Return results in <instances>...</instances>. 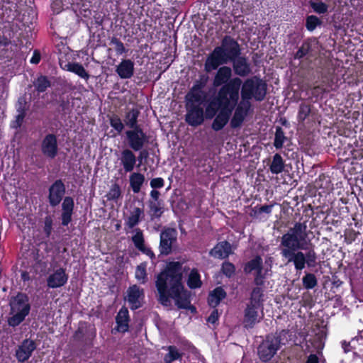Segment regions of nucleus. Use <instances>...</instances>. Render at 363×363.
Wrapping results in <instances>:
<instances>
[{
    "mask_svg": "<svg viewBox=\"0 0 363 363\" xmlns=\"http://www.w3.org/2000/svg\"><path fill=\"white\" fill-rule=\"evenodd\" d=\"M285 137L283 131L280 128H277L275 139H274V146L277 148H280L282 147L283 143L284 142Z\"/></svg>",
    "mask_w": 363,
    "mask_h": 363,
    "instance_id": "obj_41",
    "label": "nucleus"
},
{
    "mask_svg": "<svg viewBox=\"0 0 363 363\" xmlns=\"http://www.w3.org/2000/svg\"><path fill=\"white\" fill-rule=\"evenodd\" d=\"M320 24L318 18L315 16H310L306 19V28L308 30H313Z\"/></svg>",
    "mask_w": 363,
    "mask_h": 363,
    "instance_id": "obj_42",
    "label": "nucleus"
},
{
    "mask_svg": "<svg viewBox=\"0 0 363 363\" xmlns=\"http://www.w3.org/2000/svg\"><path fill=\"white\" fill-rule=\"evenodd\" d=\"M308 44H304L302 47L298 50V51L296 54V57L301 58L304 56L308 51Z\"/></svg>",
    "mask_w": 363,
    "mask_h": 363,
    "instance_id": "obj_51",
    "label": "nucleus"
},
{
    "mask_svg": "<svg viewBox=\"0 0 363 363\" xmlns=\"http://www.w3.org/2000/svg\"><path fill=\"white\" fill-rule=\"evenodd\" d=\"M309 112H310V109L308 106H305V105L302 106L300 108L298 117L301 120H303L306 117V116L309 113Z\"/></svg>",
    "mask_w": 363,
    "mask_h": 363,
    "instance_id": "obj_52",
    "label": "nucleus"
},
{
    "mask_svg": "<svg viewBox=\"0 0 363 363\" xmlns=\"http://www.w3.org/2000/svg\"><path fill=\"white\" fill-rule=\"evenodd\" d=\"M60 66L64 69L69 72H73L78 76H79L81 78L87 79L89 77V74L85 70L84 67L77 62H67L65 63L63 66L62 63H60Z\"/></svg>",
    "mask_w": 363,
    "mask_h": 363,
    "instance_id": "obj_23",
    "label": "nucleus"
},
{
    "mask_svg": "<svg viewBox=\"0 0 363 363\" xmlns=\"http://www.w3.org/2000/svg\"><path fill=\"white\" fill-rule=\"evenodd\" d=\"M294 252L289 249H282L281 254L285 258L288 259V262H293L294 263L296 269L301 270L305 267L306 257L301 252L296 253Z\"/></svg>",
    "mask_w": 363,
    "mask_h": 363,
    "instance_id": "obj_19",
    "label": "nucleus"
},
{
    "mask_svg": "<svg viewBox=\"0 0 363 363\" xmlns=\"http://www.w3.org/2000/svg\"><path fill=\"white\" fill-rule=\"evenodd\" d=\"M40 60H41L40 52L37 49L34 50V51L33 52V56L30 60V62L31 64L38 65L40 62Z\"/></svg>",
    "mask_w": 363,
    "mask_h": 363,
    "instance_id": "obj_48",
    "label": "nucleus"
},
{
    "mask_svg": "<svg viewBox=\"0 0 363 363\" xmlns=\"http://www.w3.org/2000/svg\"><path fill=\"white\" fill-rule=\"evenodd\" d=\"M261 264V258L256 257L255 259L249 262L245 268V271L247 273H252L255 275V282L257 285L262 284L263 279L268 272V269H264L262 267Z\"/></svg>",
    "mask_w": 363,
    "mask_h": 363,
    "instance_id": "obj_12",
    "label": "nucleus"
},
{
    "mask_svg": "<svg viewBox=\"0 0 363 363\" xmlns=\"http://www.w3.org/2000/svg\"><path fill=\"white\" fill-rule=\"evenodd\" d=\"M168 353L164 357V362L166 363H171L172 361L177 359L180 354L174 347H168Z\"/></svg>",
    "mask_w": 363,
    "mask_h": 363,
    "instance_id": "obj_40",
    "label": "nucleus"
},
{
    "mask_svg": "<svg viewBox=\"0 0 363 363\" xmlns=\"http://www.w3.org/2000/svg\"><path fill=\"white\" fill-rule=\"evenodd\" d=\"M146 268L147 264L143 262L139 264L135 269V277L141 284H145L147 281Z\"/></svg>",
    "mask_w": 363,
    "mask_h": 363,
    "instance_id": "obj_34",
    "label": "nucleus"
},
{
    "mask_svg": "<svg viewBox=\"0 0 363 363\" xmlns=\"http://www.w3.org/2000/svg\"><path fill=\"white\" fill-rule=\"evenodd\" d=\"M306 229L305 225L296 223L294 227L281 238V245L284 249H289L291 251L303 249V241L306 236Z\"/></svg>",
    "mask_w": 363,
    "mask_h": 363,
    "instance_id": "obj_6",
    "label": "nucleus"
},
{
    "mask_svg": "<svg viewBox=\"0 0 363 363\" xmlns=\"http://www.w3.org/2000/svg\"><path fill=\"white\" fill-rule=\"evenodd\" d=\"M9 306L10 316L7 318V324L16 328L26 320L30 312V298L27 294L19 291L11 297Z\"/></svg>",
    "mask_w": 363,
    "mask_h": 363,
    "instance_id": "obj_4",
    "label": "nucleus"
},
{
    "mask_svg": "<svg viewBox=\"0 0 363 363\" xmlns=\"http://www.w3.org/2000/svg\"><path fill=\"white\" fill-rule=\"evenodd\" d=\"M117 50L121 52H122L124 50V47L122 43L117 44Z\"/></svg>",
    "mask_w": 363,
    "mask_h": 363,
    "instance_id": "obj_60",
    "label": "nucleus"
},
{
    "mask_svg": "<svg viewBox=\"0 0 363 363\" xmlns=\"http://www.w3.org/2000/svg\"><path fill=\"white\" fill-rule=\"evenodd\" d=\"M262 318V308L255 307L250 305L247 306L244 318V325L247 328L252 327L256 323L259 322Z\"/></svg>",
    "mask_w": 363,
    "mask_h": 363,
    "instance_id": "obj_18",
    "label": "nucleus"
},
{
    "mask_svg": "<svg viewBox=\"0 0 363 363\" xmlns=\"http://www.w3.org/2000/svg\"><path fill=\"white\" fill-rule=\"evenodd\" d=\"M280 346V340L277 337L269 336L260 345L258 349L259 357L264 360H269L278 350Z\"/></svg>",
    "mask_w": 363,
    "mask_h": 363,
    "instance_id": "obj_8",
    "label": "nucleus"
},
{
    "mask_svg": "<svg viewBox=\"0 0 363 363\" xmlns=\"http://www.w3.org/2000/svg\"><path fill=\"white\" fill-rule=\"evenodd\" d=\"M84 337V334L83 330L79 328L75 331L74 334L73 335V340L74 341H82Z\"/></svg>",
    "mask_w": 363,
    "mask_h": 363,
    "instance_id": "obj_53",
    "label": "nucleus"
},
{
    "mask_svg": "<svg viewBox=\"0 0 363 363\" xmlns=\"http://www.w3.org/2000/svg\"><path fill=\"white\" fill-rule=\"evenodd\" d=\"M43 230L46 235L49 237L52 230V219L50 216L45 218Z\"/></svg>",
    "mask_w": 363,
    "mask_h": 363,
    "instance_id": "obj_45",
    "label": "nucleus"
},
{
    "mask_svg": "<svg viewBox=\"0 0 363 363\" xmlns=\"http://www.w3.org/2000/svg\"><path fill=\"white\" fill-rule=\"evenodd\" d=\"M232 74L231 69L227 67H220L214 78L213 85L218 86L226 83Z\"/></svg>",
    "mask_w": 363,
    "mask_h": 363,
    "instance_id": "obj_26",
    "label": "nucleus"
},
{
    "mask_svg": "<svg viewBox=\"0 0 363 363\" xmlns=\"http://www.w3.org/2000/svg\"><path fill=\"white\" fill-rule=\"evenodd\" d=\"M137 113L135 111H131L128 115L127 123L130 126H133L136 123Z\"/></svg>",
    "mask_w": 363,
    "mask_h": 363,
    "instance_id": "obj_50",
    "label": "nucleus"
},
{
    "mask_svg": "<svg viewBox=\"0 0 363 363\" xmlns=\"http://www.w3.org/2000/svg\"><path fill=\"white\" fill-rule=\"evenodd\" d=\"M74 205V200L71 196L64 198L62 203V213L61 215L62 225L67 226L72 221Z\"/></svg>",
    "mask_w": 363,
    "mask_h": 363,
    "instance_id": "obj_20",
    "label": "nucleus"
},
{
    "mask_svg": "<svg viewBox=\"0 0 363 363\" xmlns=\"http://www.w3.org/2000/svg\"><path fill=\"white\" fill-rule=\"evenodd\" d=\"M68 278L65 269L60 267L48 276L47 285L51 289L59 288L63 286L67 282Z\"/></svg>",
    "mask_w": 363,
    "mask_h": 363,
    "instance_id": "obj_15",
    "label": "nucleus"
},
{
    "mask_svg": "<svg viewBox=\"0 0 363 363\" xmlns=\"http://www.w3.org/2000/svg\"><path fill=\"white\" fill-rule=\"evenodd\" d=\"M284 167V162L280 155L276 154L273 157L272 162L270 165V170L273 174L281 173Z\"/></svg>",
    "mask_w": 363,
    "mask_h": 363,
    "instance_id": "obj_32",
    "label": "nucleus"
},
{
    "mask_svg": "<svg viewBox=\"0 0 363 363\" xmlns=\"http://www.w3.org/2000/svg\"><path fill=\"white\" fill-rule=\"evenodd\" d=\"M203 98V93L199 86H194L186 95L187 114L186 121L191 125H198L203 121V112L201 107Z\"/></svg>",
    "mask_w": 363,
    "mask_h": 363,
    "instance_id": "obj_5",
    "label": "nucleus"
},
{
    "mask_svg": "<svg viewBox=\"0 0 363 363\" xmlns=\"http://www.w3.org/2000/svg\"><path fill=\"white\" fill-rule=\"evenodd\" d=\"M150 196H152V198H153L154 199L157 200L160 196V193L159 191H156V190H152L151 192H150Z\"/></svg>",
    "mask_w": 363,
    "mask_h": 363,
    "instance_id": "obj_59",
    "label": "nucleus"
},
{
    "mask_svg": "<svg viewBox=\"0 0 363 363\" xmlns=\"http://www.w3.org/2000/svg\"><path fill=\"white\" fill-rule=\"evenodd\" d=\"M186 268L179 262H170L157 276L156 287L160 295V301L169 306L173 299L179 308H186L189 305L186 291L182 284V278Z\"/></svg>",
    "mask_w": 363,
    "mask_h": 363,
    "instance_id": "obj_1",
    "label": "nucleus"
},
{
    "mask_svg": "<svg viewBox=\"0 0 363 363\" xmlns=\"http://www.w3.org/2000/svg\"><path fill=\"white\" fill-rule=\"evenodd\" d=\"M142 213L143 211L140 208H134L132 210L126 223L129 228H133L138 223Z\"/></svg>",
    "mask_w": 363,
    "mask_h": 363,
    "instance_id": "obj_35",
    "label": "nucleus"
},
{
    "mask_svg": "<svg viewBox=\"0 0 363 363\" xmlns=\"http://www.w3.org/2000/svg\"><path fill=\"white\" fill-rule=\"evenodd\" d=\"M177 240V231L174 229H167L160 235V249L162 254L168 255L171 252L174 243Z\"/></svg>",
    "mask_w": 363,
    "mask_h": 363,
    "instance_id": "obj_13",
    "label": "nucleus"
},
{
    "mask_svg": "<svg viewBox=\"0 0 363 363\" xmlns=\"http://www.w3.org/2000/svg\"><path fill=\"white\" fill-rule=\"evenodd\" d=\"M318 357L314 354H311L308 357V359L306 363H318Z\"/></svg>",
    "mask_w": 363,
    "mask_h": 363,
    "instance_id": "obj_57",
    "label": "nucleus"
},
{
    "mask_svg": "<svg viewBox=\"0 0 363 363\" xmlns=\"http://www.w3.org/2000/svg\"><path fill=\"white\" fill-rule=\"evenodd\" d=\"M88 30L91 31V28L89 26H88Z\"/></svg>",
    "mask_w": 363,
    "mask_h": 363,
    "instance_id": "obj_63",
    "label": "nucleus"
},
{
    "mask_svg": "<svg viewBox=\"0 0 363 363\" xmlns=\"http://www.w3.org/2000/svg\"><path fill=\"white\" fill-rule=\"evenodd\" d=\"M129 180L130 187L133 192L138 193L145 182V177L140 173L134 172L130 174Z\"/></svg>",
    "mask_w": 363,
    "mask_h": 363,
    "instance_id": "obj_28",
    "label": "nucleus"
},
{
    "mask_svg": "<svg viewBox=\"0 0 363 363\" xmlns=\"http://www.w3.org/2000/svg\"><path fill=\"white\" fill-rule=\"evenodd\" d=\"M133 62L130 60H124L117 67L116 72L121 78L128 79L133 74Z\"/></svg>",
    "mask_w": 363,
    "mask_h": 363,
    "instance_id": "obj_22",
    "label": "nucleus"
},
{
    "mask_svg": "<svg viewBox=\"0 0 363 363\" xmlns=\"http://www.w3.org/2000/svg\"><path fill=\"white\" fill-rule=\"evenodd\" d=\"M136 159L134 154L129 150H125L121 154V163L125 172H131L135 167Z\"/></svg>",
    "mask_w": 363,
    "mask_h": 363,
    "instance_id": "obj_24",
    "label": "nucleus"
},
{
    "mask_svg": "<svg viewBox=\"0 0 363 363\" xmlns=\"http://www.w3.org/2000/svg\"><path fill=\"white\" fill-rule=\"evenodd\" d=\"M234 69L236 74L244 76L250 72L249 66L243 58H238L234 62Z\"/></svg>",
    "mask_w": 363,
    "mask_h": 363,
    "instance_id": "obj_30",
    "label": "nucleus"
},
{
    "mask_svg": "<svg viewBox=\"0 0 363 363\" xmlns=\"http://www.w3.org/2000/svg\"><path fill=\"white\" fill-rule=\"evenodd\" d=\"M111 125L118 132H121L123 128V125L121 121L117 117H113L111 119Z\"/></svg>",
    "mask_w": 363,
    "mask_h": 363,
    "instance_id": "obj_46",
    "label": "nucleus"
},
{
    "mask_svg": "<svg viewBox=\"0 0 363 363\" xmlns=\"http://www.w3.org/2000/svg\"><path fill=\"white\" fill-rule=\"evenodd\" d=\"M120 196L121 189L120 187L116 184H114L111 186L107 194L108 199L110 200H116L120 197Z\"/></svg>",
    "mask_w": 363,
    "mask_h": 363,
    "instance_id": "obj_43",
    "label": "nucleus"
},
{
    "mask_svg": "<svg viewBox=\"0 0 363 363\" xmlns=\"http://www.w3.org/2000/svg\"><path fill=\"white\" fill-rule=\"evenodd\" d=\"M157 211H158V210H157V208H156V207H155V213H157Z\"/></svg>",
    "mask_w": 363,
    "mask_h": 363,
    "instance_id": "obj_61",
    "label": "nucleus"
},
{
    "mask_svg": "<svg viewBox=\"0 0 363 363\" xmlns=\"http://www.w3.org/2000/svg\"><path fill=\"white\" fill-rule=\"evenodd\" d=\"M262 209L263 211H265L266 209H267V207L262 208Z\"/></svg>",
    "mask_w": 363,
    "mask_h": 363,
    "instance_id": "obj_62",
    "label": "nucleus"
},
{
    "mask_svg": "<svg viewBox=\"0 0 363 363\" xmlns=\"http://www.w3.org/2000/svg\"><path fill=\"white\" fill-rule=\"evenodd\" d=\"M150 186L152 188H161L164 186V180L162 178H155L151 180Z\"/></svg>",
    "mask_w": 363,
    "mask_h": 363,
    "instance_id": "obj_49",
    "label": "nucleus"
},
{
    "mask_svg": "<svg viewBox=\"0 0 363 363\" xmlns=\"http://www.w3.org/2000/svg\"><path fill=\"white\" fill-rule=\"evenodd\" d=\"M58 150L57 136L53 133L47 134L40 145V150L43 155L47 158L52 160L57 157Z\"/></svg>",
    "mask_w": 363,
    "mask_h": 363,
    "instance_id": "obj_10",
    "label": "nucleus"
},
{
    "mask_svg": "<svg viewBox=\"0 0 363 363\" xmlns=\"http://www.w3.org/2000/svg\"><path fill=\"white\" fill-rule=\"evenodd\" d=\"M66 188L62 179L55 180L48 189V201L52 207H55L60 203L65 194Z\"/></svg>",
    "mask_w": 363,
    "mask_h": 363,
    "instance_id": "obj_11",
    "label": "nucleus"
},
{
    "mask_svg": "<svg viewBox=\"0 0 363 363\" xmlns=\"http://www.w3.org/2000/svg\"><path fill=\"white\" fill-rule=\"evenodd\" d=\"M266 94V84L259 78L253 77L245 82L242 86V100L248 101L254 98L256 100H262Z\"/></svg>",
    "mask_w": 363,
    "mask_h": 363,
    "instance_id": "obj_7",
    "label": "nucleus"
},
{
    "mask_svg": "<svg viewBox=\"0 0 363 363\" xmlns=\"http://www.w3.org/2000/svg\"><path fill=\"white\" fill-rule=\"evenodd\" d=\"M36 348L37 344L33 340L26 338L17 346L14 356L18 362L24 363L30 358Z\"/></svg>",
    "mask_w": 363,
    "mask_h": 363,
    "instance_id": "obj_9",
    "label": "nucleus"
},
{
    "mask_svg": "<svg viewBox=\"0 0 363 363\" xmlns=\"http://www.w3.org/2000/svg\"><path fill=\"white\" fill-rule=\"evenodd\" d=\"M80 5L79 12L85 18H89L91 15V0H79Z\"/></svg>",
    "mask_w": 363,
    "mask_h": 363,
    "instance_id": "obj_36",
    "label": "nucleus"
},
{
    "mask_svg": "<svg viewBox=\"0 0 363 363\" xmlns=\"http://www.w3.org/2000/svg\"><path fill=\"white\" fill-rule=\"evenodd\" d=\"M21 279L25 281H28L30 279L29 274L27 272H23L21 273Z\"/></svg>",
    "mask_w": 363,
    "mask_h": 363,
    "instance_id": "obj_58",
    "label": "nucleus"
},
{
    "mask_svg": "<svg viewBox=\"0 0 363 363\" xmlns=\"http://www.w3.org/2000/svg\"><path fill=\"white\" fill-rule=\"evenodd\" d=\"M317 284L315 277L312 274H307L303 278V284L306 289H313Z\"/></svg>",
    "mask_w": 363,
    "mask_h": 363,
    "instance_id": "obj_39",
    "label": "nucleus"
},
{
    "mask_svg": "<svg viewBox=\"0 0 363 363\" xmlns=\"http://www.w3.org/2000/svg\"><path fill=\"white\" fill-rule=\"evenodd\" d=\"M223 272L226 276L230 277L235 271L234 266L228 262L224 263L222 267Z\"/></svg>",
    "mask_w": 363,
    "mask_h": 363,
    "instance_id": "obj_47",
    "label": "nucleus"
},
{
    "mask_svg": "<svg viewBox=\"0 0 363 363\" xmlns=\"http://www.w3.org/2000/svg\"><path fill=\"white\" fill-rule=\"evenodd\" d=\"M140 250L145 253V255H147L150 258H154L155 257V255L152 252V251L150 249L146 247L145 246L143 247V248L140 249Z\"/></svg>",
    "mask_w": 363,
    "mask_h": 363,
    "instance_id": "obj_55",
    "label": "nucleus"
},
{
    "mask_svg": "<svg viewBox=\"0 0 363 363\" xmlns=\"http://www.w3.org/2000/svg\"><path fill=\"white\" fill-rule=\"evenodd\" d=\"M144 292L139 286L133 285L126 294L125 300L128 302L132 309L140 308L143 302Z\"/></svg>",
    "mask_w": 363,
    "mask_h": 363,
    "instance_id": "obj_14",
    "label": "nucleus"
},
{
    "mask_svg": "<svg viewBox=\"0 0 363 363\" xmlns=\"http://www.w3.org/2000/svg\"><path fill=\"white\" fill-rule=\"evenodd\" d=\"M264 301V294L260 287L255 288L252 292L250 304L255 307H261L262 303Z\"/></svg>",
    "mask_w": 363,
    "mask_h": 363,
    "instance_id": "obj_31",
    "label": "nucleus"
},
{
    "mask_svg": "<svg viewBox=\"0 0 363 363\" xmlns=\"http://www.w3.org/2000/svg\"><path fill=\"white\" fill-rule=\"evenodd\" d=\"M311 6L314 11L318 13H324L328 11V6L320 0L311 1Z\"/></svg>",
    "mask_w": 363,
    "mask_h": 363,
    "instance_id": "obj_37",
    "label": "nucleus"
},
{
    "mask_svg": "<svg viewBox=\"0 0 363 363\" xmlns=\"http://www.w3.org/2000/svg\"><path fill=\"white\" fill-rule=\"evenodd\" d=\"M238 45L229 37L223 39L221 46L217 47L208 56L205 63L207 72L216 69L220 65L226 63L238 53Z\"/></svg>",
    "mask_w": 363,
    "mask_h": 363,
    "instance_id": "obj_3",
    "label": "nucleus"
},
{
    "mask_svg": "<svg viewBox=\"0 0 363 363\" xmlns=\"http://www.w3.org/2000/svg\"><path fill=\"white\" fill-rule=\"evenodd\" d=\"M232 252L231 246L227 242H221L217 244L210 252L211 256L223 259L228 257Z\"/></svg>",
    "mask_w": 363,
    "mask_h": 363,
    "instance_id": "obj_21",
    "label": "nucleus"
},
{
    "mask_svg": "<svg viewBox=\"0 0 363 363\" xmlns=\"http://www.w3.org/2000/svg\"><path fill=\"white\" fill-rule=\"evenodd\" d=\"M0 44L6 47L11 44V41L8 38L2 36L0 38Z\"/></svg>",
    "mask_w": 363,
    "mask_h": 363,
    "instance_id": "obj_56",
    "label": "nucleus"
},
{
    "mask_svg": "<svg viewBox=\"0 0 363 363\" xmlns=\"http://www.w3.org/2000/svg\"><path fill=\"white\" fill-rule=\"evenodd\" d=\"M19 113L16 117V121L13 122V128H20L23 122L24 118L26 117V111L24 108L18 110Z\"/></svg>",
    "mask_w": 363,
    "mask_h": 363,
    "instance_id": "obj_44",
    "label": "nucleus"
},
{
    "mask_svg": "<svg viewBox=\"0 0 363 363\" xmlns=\"http://www.w3.org/2000/svg\"><path fill=\"white\" fill-rule=\"evenodd\" d=\"M225 296V291L221 287H217L209 294L208 303L212 307H216Z\"/></svg>",
    "mask_w": 363,
    "mask_h": 363,
    "instance_id": "obj_27",
    "label": "nucleus"
},
{
    "mask_svg": "<svg viewBox=\"0 0 363 363\" xmlns=\"http://www.w3.org/2000/svg\"><path fill=\"white\" fill-rule=\"evenodd\" d=\"M133 242L135 245V246L138 249H142L143 247H144V239L143 233L139 230H135V234L132 238Z\"/></svg>",
    "mask_w": 363,
    "mask_h": 363,
    "instance_id": "obj_38",
    "label": "nucleus"
},
{
    "mask_svg": "<svg viewBox=\"0 0 363 363\" xmlns=\"http://www.w3.org/2000/svg\"><path fill=\"white\" fill-rule=\"evenodd\" d=\"M200 275L196 269H193L189 274L187 285L191 289L199 288L201 286Z\"/></svg>",
    "mask_w": 363,
    "mask_h": 363,
    "instance_id": "obj_33",
    "label": "nucleus"
},
{
    "mask_svg": "<svg viewBox=\"0 0 363 363\" xmlns=\"http://www.w3.org/2000/svg\"><path fill=\"white\" fill-rule=\"evenodd\" d=\"M219 314L217 310H213L208 318V321L211 323H216L218 320Z\"/></svg>",
    "mask_w": 363,
    "mask_h": 363,
    "instance_id": "obj_54",
    "label": "nucleus"
},
{
    "mask_svg": "<svg viewBox=\"0 0 363 363\" xmlns=\"http://www.w3.org/2000/svg\"><path fill=\"white\" fill-rule=\"evenodd\" d=\"M250 108L249 101L241 100L237 106L233 116L230 121V125L233 128H237L241 125L245 117L247 115Z\"/></svg>",
    "mask_w": 363,
    "mask_h": 363,
    "instance_id": "obj_17",
    "label": "nucleus"
},
{
    "mask_svg": "<svg viewBox=\"0 0 363 363\" xmlns=\"http://www.w3.org/2000/svg\"><path fill=\"white\" fill-rule=\"evenodd\" d=\"M33 84L38 93H43L51 86V82L48 77L40 75L34 81Z\"/></svg>",
    "mask_w": 363,
    "mask_h": 363,
    "instance_id": "obj_29",
    "label": "nucleus"
},
{
    "mask_svg": "<svg viewBox=\"0 0 363 363\" xmlns=\"http://www.w3.org/2000/svg\"><path fill=\"white\" fill-rule=\"evenodd\" d=\"M129 145L134 150H139L143 146L146 137L143 132L138 128L126 132Z\"/></svg>",
    "mask_w": 363,
    "mask_h": 363,
    "instance_id": "obj_16",
    "label": "nucleus"
},
{
    "mask_svg": "<svg viewBox=\"0 0 363 363\" xmlns=\"http://www.w3.org/2000/svg\"><path fill=\"white\" fill-rule=\"evenodd\" d=\"M241 84L240 79H233L220 89L217 97L207 106L206 118H213L218 111L212 125L214 130L222 129L228 123L232 111L238 104Z\"/></svg>",
    "mask_w": 363,
    "mask_h": 363,
    "instance_id": "obj_2",
    "label": "nucleus"
},
{
    "mask_svg": "<svg viewBox=\"0 0 363 363\" xmlns=\"http://www.w3.org/2000/svg\"><path fill=\"white\" fill-rule=\"evenodd\" d=\"M117 330L124 333L128 328V311L125 308H122L116 316Z\"/></svg>",
    "mask_w": 363,
    "mask_h": 363,
    "instance_id": "obj_25",
    "label": "nucleus"
}]
</instances>
